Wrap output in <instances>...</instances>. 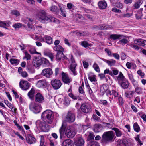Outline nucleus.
Here are the masks:
<instances>
[{
	"mask_svg": "<svg viewBox=\"0 0 146 146\" xmlns=\"http://www.w3.org/2000/svg\"><path fill=\"white\" fill-rule=\"evenodd\" d=\"M60 138L61 139L65 134L67 137L71 138L73 137L76 134L75 129L72 126H68L65 122H63L59 129Z\"/></svg>",
	"mask_w": 146,
	"mask_h": 146,
	"instance_id": "1",
	"label": "nucleus"
},
{
	"mask_svg": "<svg viewBox=\"0 0 146 146\" xmlns=\"http://www.w3.org/2000/svg\"><path fill=\"white\" fill-rule=\"evenodd\" d=\"M36 16L38 19L43 23H47L51 22H56L57 21L56 19L47 15L46 11L43 10H39L37 13Z\"/></svg>",
	"mask_w": 146,
	"mask_h": 146,
	"instance_id": "2",
	"label": "nucleus"
},
{
	"mask_svg": "<svg viewBox=\"0 0 146 146\" xmlns=\"http://www.w3.org/2000/svg\"><path fill=\"white\" fill-rule=\"evenodd\" d=\"M133 42L130 43L128 44V45L132 48L137 50L139 49V47L136 44L144 46L146 44V40L143 39H138L133 40Z\"/></svg>",
	"mask_w": 146,
	"mask_h": 146,
	"instance_id": "3",
	"label": "nucleus"
},
{
	"mask_svg": "<svg viewBox=\"0 0 146 146\" xmlns=\"http://www.w3.org/2000/svg\"><path fill=\"white\" fill-rule=\"evenodd\" d=\"M41 117L43 119L46 120L48 123L51 124L53 119V112L50 110H47L42 113Z\"/></svg>",
	"mask_w": 146,
	"mask_h": 146,
	"instance_id": "4",
	"label": "nucleus"
},
{
	"mask_svg": "<svg viewBox=\"0 0 146 146\" xmlns=\"http://www.w3.org/2000/svg\"><path fill=\"white\" fill-rule=\"evenodd\" d=\"M114 137V134L112 131L105 132L102 136V142L106 143L112 141Z\"/></svg>",
	"mask_w": 146,
	"mask_h": 146,
	"instance_id": "5",
	"label": "nucleus"
},
{
	"mask_svg": "<svg viewBox=\"0 0 146 146\" xmlns=\"http://www.w3.org/2000/svg\"><path fill=\"white\" fill-rule=\"evenodd\" d=\"M29 107L30 110L35 114L39 113L41 110V105L34 102L31 103Z\"/></svg>",
	"mask_w": 146,
	"mask_h": 146,
	"instance_id": "6",
	"label": "nucleus"
},
{
	"mask_svg": "<svg viewBox=\"0 0 146 146\" xmlns=\"http://www.w3.org/2000/svg\"><path fill=\"white\" fill-rule=\"evenodd\" d=\"M36 125L37 127H39L42 131L48 132L49 130V125L44 121L38 120L36 121Z\"/></svg>",
	"mask_w": 146,
	"mask_h": 146,
	"instance_id": "7",
	"label": "nucleus"
},
{
	"mask_svg": "<svg viewBox=\"0 0 146 146\" xmlns=\"http://www.w3.org/2000/svg\"><path fill=\"white\" fill-rule=\"evenodd\" d=\"M71 64L70 65L69 69L72 73V74L74 76H76L77 74V72L76 69L77 64L75 63L74 59L72 56L71 58Z\"/></svg>",
	"mask_w": 146,
	"mask_h": 146,
	"instance_id": "8",
	"label": "nucleus"
},
{
	"mask_svg": "<svg viewBox=\"0 0 146 146\" xmlns=\"http://www.w3.org/2000/svg\"><path fill=\"white\" fill-rule=\"evenodd\" d=\"M75 119V114L71 111H69L65 118L66 121L69 123H71L73 122Z\"/></svg>",
	"mask_w": 146,
	"mask_h": 146,
	"instance_id": "9",
	"label": "nucleus"
},
{
	"mask_svg": "<svg viewBox=\"0 0 146 146\" xmlns=\"http://www.w3.org/2000/svg\"><path fill=\"white\" fill-rule=\"evenodd\" d=\"M51 84L53 88L57 90L61 86L62 83L58 79H54L51 81Z\"/></svg>",
	"mask_w": 146,
	"mask_h": 146,
	"instance_id": "10",
	"label": "nucleus"
},
{
	"mask_svg": "<svg viewBox=\"0 0 146 146\" xmlns=\"http://www.w3.org/2000/svg\"><path fill=\"white\" fill-rule=\"evenodd\" d=\"M32 63L33 65L35 67H39L42 64L41 58L40 57L35 56Z\"/></svg>",
	"mask_w": 146,
	"mask_h": 146,
	"instance_id": "11",
	"label": "nucleus"
},
{
	"mask_svg": "<svg viewBox=\"0 0 146 146\" xmlns=\"http://www.w3.org/2000/svg\"><path fill=\"white\" fill-rule=\"evenodd\" d=\"M53 74V72L51 69L48 68L42 70L41 74L47 78H50Z\"/></svg>",
	"mask_w": 146,
	"mask_h": 146,
	"instance_id": "12",
	"label": "nucleus"
},
{
	"mask_svg": "<svg viewBox=\"0 0 146 146\" xmlns=\"http://www.w3.org/2000/svg\"><path fill=\"white\" fill-rule=\"evenodd\" d=\"M82 111L85 113H88L91 111L90 106L87 104H82L80 107Z\"/></svg>",
	"mask_w": 146,
	"mask_h": 146,
	"instance_id": "13",
	"label": "nucleus"
},
{
	"mask_svg": "<svg viewBox=\"0 0 146 146\" xmlns=\"http://www.w3.org/2000/svg\"><path fill=\"white\" fill-rule=\"evenodd\" d=\"M19 86L23 90H26L30 86L29 83L26 81L21 80L19 82Z\"/></svg>",
	"mask_w": 146,
	"mask_h": 146,
	"instance_id": "14",
	"label": "nucleus"
},
{
	"mask_svg": "<svg viewBox=\"0 0 146 146\" xmlns=\"http://www.w3.org/2000/svg\"><path fill=\"white\" fill-rule=\"evenodd\" d=\"M49 85L48 82L46 80H43L38 81L36 84L38 88H46Z\"/></svg>",
	"mask_w": 146,
	"mask_h": 146,
	"instance_id": "15",
	"label": "nucleus"
},
{
	"mask_svg": "<svg viewBox=\"0 0 146 146\" xmlns=\"http://www.w3.org/2000/svg\"><path fill=\"white\" fill-rule=\"evenodd\" d=\"M62 81L65 83L69 84L71 82V79L69 78L68 75L66 73L62 72Z\"/></svg>",
	"mask_w": 146,
	"mask_h": 146,
	"instance_id": "16",
	"label": "nucleus"
},
{
	"mask_svg": "<svg viewBox=\"0 0 146 146\" xmlns=\"http://www.w3.org/2000/svg\"><path fill=\"white\" fill-rule=\"evenodd\" d=\"M26 139L27 142L29 144H32L35 142L36 139L32 135L30 134L27 135Z\"/></svg>",
	"mask_w": 146,
	"mask_h": 146,
	"instance_id": "17",
	"label": "nucleus"
},
{
	"mask_svg": "<svg viewBox=\"0 0 146 146\" xmlns=\"http://www.w3.org/2000/svg\"><path fill=\"white\" fill-rule=\"evenodd\" d=\"M56 58V60L58 62L60 61L61 59L64 60L67 59V57L64 55L62 52H57Z\"/></svg>",
	"mask_w": 146,
	"mask_h": 146,
	"instance_id": "18",
	"label": "nucleus"
},
{
	"mask_svg": "<svg viewBox=\"0 0 146 146\" xmlns=\"http://www.w3.org/2000/svg\"><path fill=\"white\" fill-rule=\"evenodd\" d=\"M62 146H74V144L71 140L67 139L64 140L62 143Z\"/></svg>",
	"mask_w": 146,
	"mask_h": 146,
	"instance_id": "19",
	"label": "nucleus"
},
{
	"mask_svg": "<svg viewBox=\"0 0 146 146\" xmlns=\"http://www.w3.org/2000/svg\"><path fill=\"white\" fill-rule=\"evenodd\" d=\"M35 101L39 103H42L44 101V99L42 95L38 93L35 95Z\"/></svg>",
	"mask_w": 146,
	"mask_h": 146,
	"instance_id": "20",
	"label": "nucleus"
},
{
	"mask_svg": "<svg viewBox=\"0 0 146 146\" xmlns=\"http://www.w3.org/2000/svg\"><path fill=\"white\" fill-rule=\"evenodd\" d=\"M84 141L82 138H79L74 141L75 145L77 146H82L84 144Z\"/></svg>",
	"mask_w": 146,
	"mask_h": 146,
	"instance_id": "21",
	"label": "nucleus"
},
{
	"mask_svg": "<svg viewBox=\"0 0 146 146\" xmlns=\"http://www.w3.org/2000/svg\"><path fill=\"white\" fill-rule=\"evenodd\" d=\"M102 129V127L100 124H95L93 127L94 131L96 133L100 132Z\"/></svg>",
	"mask_w": 146,
	"mask_h": 146,
	"instance_id": "22",
	"label": "nucleus"
},
{
	"mask_svg": "<svg viewBox=\"0 0 146 146\" xmlns=\"http://www.w3.org/2000/svg\"><path fill=\"white\" fill-rule=\"evenodd\" d=\"M33 21V20L32 19L28 17L26 18L25 19H24L23 20V21L25 23H27L28 27L31 29L33 28V26L31 25V23Z\"/></svg>",
	"mask_w": 146,
	"mask_h": 146,
	"instance_id": "23",
	"label": "nucleus"
},
{
	"mask_svg": "<svg viewBox=\"0 0 146 146\" xmlns=\"http://www.w3.org/2000/svg\"><path fill=\"white\" fill-rule=\"evenodd\" d=\"M98 5L100 9H105L107 6V4L105 1H102L98 2Z\"/></svg>",
	"mask_w": 146,
	"mask_h": 146,
	"instance_id": "24",
	"label": "nucleus"
},
{
	"mask_svg": "<svg viewBox=\"0 0 146 146\" xmlns=\"http://www.w3.org/2000/svg\"><path fill=\"white\" fill-rule=\"evenodd\" d=\"M128 76L130 80L135 87L137 86L138 85V82L134 79L133 75L131 74H129Z\"/></svg>",
	"mask_w": 146,
	"mask_h": 146,
	"instance_id": "25",
	"label": "nucleus"
},
{
	"mask_svg": "<svg viewBox=\"0 0 146 146\" xmlns=\"http://www.w3.org/2000/svg\"><path fill=\"white\" fill-rule=\"evenodd\" d=\"M108 89V86L107 84H104L100 87V91L102 95L106 92Z\"/></svg>",
	"mask_w": 146,
	"mask_h": 146,
	"instance_id": "26",
	"label": "nucleus"
},
{
	"mask_svg": "<svg viewBox=\"0 0 146 146\" xmlns=\"http://www.w3.org/2000/svg\"><path fill=\"white\" fill-rule=\"evenodd\" d=\"M116 78L119 83L121 82L126 80V79L123 76L122 73L121 72H119V75Z\"/></svg>",
	"mask_w": 146,
	"mask_h": 146,
	"instance_id": "27",
	"label": "nucleus"
},
{
	"mask_svg": "<svg viewBox=\"0 0 146 146\" xmlns=\"http://www.w3.org/2000/svg\"><path fill=\"white\" fill-rule=\"evenodd\" d=\"M122 143L125 146H132L131 141L130 139H125L122 140Z\"/></svg>",
	"mask_w": 146,
	"mask_h": 146,
	"instance_id": "28",
	"label": "nucleus"
},
{
	"mask_svg": "<svg viewBox=\"0 0 146 146\" xmlns=\"http://www.w3.org/2000/svg\"><path fill=\"white\" fill-rule=\"evenodd\" d=\"M45 42L47 44H50L53 43L52 38L50 36L45 35L44 36Z\"/></svg>",
	"mask_w": 146,
	"mask_h": 146,
	"instance_id": "29",
	"label": "nucleus"
},
{
	"mask_svg": "<svg viewBox=\"0 0 146 146\" xmlns=\"http://www.w3.org/2000/svg\"><path fill=\"white\" fill-rule=\"evenodd\" d=\"M103 61L108 64L110 66H113L116 63V61L113 59L108 60L106 59L103 60Z\"/></svg>",
	"mask_w": 146,
	"mask_h": 146,
	"instance_id": "30",
	"label": "nucleus"
},
{
	"mask_svg": "<svg viewBox=\"0 0 146 146\" xmlns=\"http://www.w3.org/2000/svg\"><path fill=\"white\" fill-rule=\"evenodd\" d=\"M120 85L123 89H126L128 87L129 84L128 81L126 79L121 82Z\"/></svg>",
	"mask_w": 146,
	"mask_h": 146,
	"instance_id": "31",
	"label": "nucleus"
},
{
	"mask_svg": "<svg viewBox=\"0 0 146 146\" xmlns=\"http://www.w3.org/2000/svg\"><path fill=\"white\" fill-rule=\"evenodd\" d=\"M121 35L117 34H111L110 35V38L111 40H115L119 39L121 37Z\"/></svg>",
	"mask_w": 146,
	"mask_h": 146,
	"instance_id": "32",
	"label": "nucleus"
},
{
	"mask_svg": "<svg viewBox=\"0 0 146 146\" xmlns=\"http://www.w3.org/2000/svg\"><path fill=\"white\" fill-rule=\"evenodd\" d=\"M53 49L55 51H58V52H62L64 51L63 48L60 45L54 47Z\"/></svg>",
	"mask_w": 146,
	"mask_h": 146,
	"instance_id": "33",
	"label": "nucleus"
},
{
	"mask_svg": "<svg viewBox=\"0 0 146 146\" xmlns=\"http://www.w3.org/2000/svg\"><path fill=\"white\" fill-rule=\"evenodd\" d=\"M4 102L5 104L12 110V111H14V112H15L16 109L13 107L12 104L10 103L7 100H5Z\"/></svg>",
	"mask_w": 146,
	"mask_h": 146,
	"instance_id": "34",
	"label": "nucleus"
},
{
	"mask_svg": "<svg viewBox=\"0 0 146 146\" xmlns=\"http://www.w3.org/2000/svg\"><path fill=\"white\" fill-rule=\"evenodd\" d=\"M61 100H62L61 98L59 99V101H60V103H63L66 105H68L70 104V101L67 97H65L64 101H62Z\"/></svg>",
	"mask_w": 146,
	"mask_h": 146,
	"instance_id": "35",
	"label": "nucleus"
},
{
	"mask_svg": "<svg viewBox=\"0 0 146 146\" xmlns=\"http://www.w3.org/2000/svg\"><path fill=\"white\" fill-rule=\"evenodd\" d=\"M112 130L115 131V132L116 136L117 137H121L122 135V132L118 128H113Z\"/></svg>",
	"mask_w": 146,
	"mask_h": 146,
	"instance_id": "36",
	"label": "nucleus"
},
{
	"mask_svg": "<svg viewBox=\"0 0 146 146\" xmlns=\"http://www.w3.org/2000/svg\"><path fill=\"white\" fill-rule=\"evenodd\" d=\"M96 76L90 73L88 75V78L91 82H95L96 80Z\"/></svg>",
	"mask_w": 146,
	"mask_h": 146,
	"instance_id": "37",
	"label": "nucleus"
},
{
	"mask_svg": "<svg viewBox=\"0 0 146 146\" xmlns=\"http://www.w3.org/2000/svg\"><path fill=\"white\" fill-rule=\"evenodd\" d=\"M112 4L114 6L119 9H122L123 7L122 4L119 2L115 1L114 3H113Z\"/></svg>",
	"mask_w": 146,
	"mask_h": 146,
	"instance_id": "38",
	"label": "nucleus"
},
{
	"mask_svg": "<svg viewBox=\"0 0 146 146\" xmlns=\"http://www.w3.org/2000/svg\"><path fill=\"white\" fill-rule=\"evenodd\" d=\"M80 44L82 46L85 48H86L88 46H91V44H88L87 41H84L81 42L80 43Z\"/></svg>",
	"mask_w": 146,
	"mask_h": 146,
	"instance_id": "39",
	"label": "nucleus"
},
{
	"mask_svg": "<svg viewBox=\"0 0 146 146\" xmlns=\"http://www.w3.org/2000/svg\"><path fill=\"white\" fill-rule=\"evenodd\" d=\"M75 33L78 35H79L80 36H83L86 35L87 34L85 32H83L81 31H75Z\"/></svg>",
	"mask_w": 146,
	"mask_h": 146,
	"instance_id": "40",
	"label": "nucleus"
},
{
	"mask_svg": "<svg viewBox=\"0 0 146 146\" xmlns=\"http://www.w3.org/2000/svg\"><path fill=\"white\" fill-rule=\"evenodd\" d=\"M133 128L135 131L138 132L140 131V129L137 123H135L133 124Z\"/></svg>",
	"mask_w": 146,
	"mask_h": 146,
	"instance_id": "41",
	"label": "nucleus"
},
{
	"mask_svg": "<svg viewBox=\"0 0 146 146\" xmlns=\"http://www.w3.org/2000/svg\"><path fill=\"white\" fill-rule=\"evenodd\" d=\"M9 23L6 22L0 21V27L6 28V27H9Z\"/></svg>",
	"mask_w": 146,
	"mask_h": 146,
	"instance_id": "42",
	"label": "nucleus"
},
{
	"mask_svg": "<svg viewBox=\"0 0 146 146\" xmlns=\"http://www.w3.org/2000/svg\"><path fill=\"white\" fill-rule=\"evenodd\" d=\"M44 55L49 57L52 61H53L54 58V55L53 53L51 52H45L44 53Z\"/></svg>",
	"mask_w": 146,
	"mask_h": 146,
	"instance_id": "43",
	"label": "nucleus"
},
{
	"mask_svg": "<svg viewBox=\"0 0 146 146\" xmlns=\"http://www.w3.org/2000/svg\"><path fill=\"white\" fill-rule=\"evenodd\" d=\"M34 93L35 90L33 89H32L28 92V95L30 98L32 99L34 97Z\"/></svg>",
	"mask_w": 146,
	"mask_h": 146,
	"instance_id": "44",
	"label": "nucleus"
},
{
	"mask_svg": "<svg viewBox=\"0 0 146 146\" xmlns=\"http://www.w3.org/2000/svg\"><path fill=\"white\" fill-rule=\"evenodd\" d=\"M40 146H46L44 143V137L43 135L40 136Z\"/></svg>",
	"mask_w": 146,
	"mask_h": 146,
	"instance_id": "45",
	"label": "nucleus"
},
{
	"mask_svg": "<svg viewBox=\"0 0 146 146\" xmlns=\"http://www.w3.org/2000/svg\"><path fill=\"white\" fill-rule=\"evenodd\" d=\"M10 61L12 64L17 65L19 62V60L17 59H10Z\"/></svg>",
	"mask_w": 146,
	"mask_h": 146,
	"instance_id": "46",
	"label": "nucleus"
},
{
	"mask_svg": "<svg viewBox=\"0 0 146 146\" xmlns=\"http://www.w3.org/2000/svg\"><path fill=\"white\" fill-rule=\"evenodd\" d=\"M11 13L13 15H14L16 17L20 15L19 12L16 10H12L11 11Z\"/></svg>",
	"mask_w": 146,
	"mask_h": 146,
	"instance_id": "47",
	"label": "nucleus"
},
{
	"mask_svg": "<svg viewBox=\"0 0 146 146\" xmlns=\"http://www.w3.org/2000/svg\"><path fill=\"white\" fill-rule=\"evenodd\" d=\"M134 93V92L133 91H131L130 92H127L125 93V95L126 97L130 98L133 96Z\"/></svg>",
	"mask_w": 146,
	"mask_h": 146,
	"instance_id": "48",
	"label": "nucleus"
},
{
	"mask_svg": "<svg viewBox=\"0 0 146 146\" xmlns=\"http://www.w3.org/2000/svg\"><path fill=\"white\" fill-rule=\"evenodd\" d=\"M14 123L15 124V125L19 129V130H21L23 132H25V131L24 130V129L23 128V127L21 126H20V125L17 123V122L16 121H14Z\"/></svg>",
	"mask_w": 146,
	"mask_h": 146,
	"instance_id": "49",
	"label": "nucleus"
},
{
	"mask_svg": "<svg viewBox=\"0 0 146 146\" xmlns=\"http://www.w3.org/2000/svg\"><path fill=\"white\" fill-rule=\"evenodd\" d=\"M42 64H43L46 65L48 66L49 65V62L46 58H41Z\"/></svg>",
	"mask_w": 146,
	"mask_h": 146,
	"instance_id": "50",
	"label": "nucleus"
},
{
	"mask_svg": "<svg viewBox=\"0 0 146 146\" xmlns=\"http://www.w3.org/2000/svg\"><path fill=\"white\" fill-rule=\"evenodd\" d=\"M119 72V71L118 70L116 69H114L112 70V72L111 71L109 73V75L111 76H113V75H117Z\"/></svg>",
	"mask_w": 146,
	"mask_h": 146,
	"instance_id": "51",
	"label": "nucleus"
},
{
	"mask_svg": "<svg viewBox=\"0 0 146 146\" xmlns=\"http://www.w3.org/2000/svg\"><path fill=\"white\" fill-rule=\"evenodd\" d=\"M25 56L24 57L23 59H26L27 60H30L31 59V55L28 53L27 52H25Z\"/></svg>",
	"mask_w": 146,
	"mask_h": 146,
	"instance_id": "52",
	"label": "nucleus"
},
{
	"mask_svg": "<svg viewBox=\"0 0 146 146\" xmlns=\"http://www.w3.org/2000/svg\"><path fill=\"white\" fill-rule=\"evenodd\" d=\"M138 85L137 86L135 87L136 88L135 89V92L138 94H141V93L142 88L140 87H138Z\"/></svg>",
	"mask_w": 146,
	"mask_h": 146,
	"instance_id": "53",
	"label": "nucleus"
},
{
	"mask_svg": "<svg viewBox=\"0 0 146 146\" xmlns=\"http://www.w3.org/2000/svg\"><path fill=\"white\" fill-rule=\"evenodd\" d=\"M93 67L96 71L98 72H100V69L98 65L96 63L94 64L93 65Z\"/></svg>",
	"mask_w": 146,
	"mask_h": 146,
	"instance_id": "54",
	"label": "nucleus"
},
{
	"mask_svg": "<svg viewBox=\"0 0 146 146\" xmlns=\"http://www.w3.org/2000/svg\"><path fill=\"white\" fill-rule=\"evenodd\" d=\"M31 54H40V53L37 52L36 50L34 48H31L29 50Z\"/></svg>",
	"mask_w": 146,
	"mask_h": 146,
	"instance_id": "55",
	"label": "nucleus"
},
{
	"mask_svg": "<svg viewBox=\"0 0 146 146\" xmlns=\"http://www.w3.org/2000/svg\"><path fill=\"white\" fill-rule=\"evenodd\" d=\"M27 69L28 72L31 73H34L35 72V70L33 67L28 68Z\"/></svg>",
	"mask_w": 146,
	"mask_h": 146,
	"instance_id": "56",
	"label": "nucleus"
},
{
	"mask_svg": "<svg viewBox=\"0 0 146 146\" xmlns=\"http://www.w3.org/2000/svg\"><path fill=\"white\" fill-rule=\"evenodd\" d=\"M119 42L122 44H126L128 42V40L126 39H123L120 40L119 41Z\"/></svg>",
	"mask_w": 146,
	"mask_h": 146,
	"instance_id": "57",
	"label": "nucleus"
},
{
	"mask_svg": "<svg viewBox=\"0 0 146 146\" xmlns=\"http://www.w3.org/2000/svg\"><path fill=\"white\" fill-rule=\"evenodd\" d=\"M21 26V24L20 23H17L14 24L13 27L15 28H19Z\"/></svg>",
	"mask_w": 146,
	"mask_h": 146,
	"instance_id": "58",
	"label": "nucleus"
},
{
	"mask_svg": "<svg viewBox=\"0 0 146 146\" xmlns=\"http://www.w3.org/2000/svg\"><path fill=\"white\" fill-rule=\"evenodd\" d=\"M57 9V7L55 6H52L50 8V10L52 12L56 11Z\"/></svg>",
	"mask_w": 146,
	"mask_h": 146,
	"instance_id": "59",
	"label": "nucleus"
},
{
	"mask_svg": "<svg viewBox=\"0 0 146 146\" xmlns=\"http://www.w3.org/2000/svg\"><path fill=\"white\" fill-rule=\"evenodd\" d=\"M20 74L21 76L24 78H26L28 76L27 73L25 71L21 72Z\"/></svg>",
	"mask_w": 146,
	"mask_h": 146,
	"instance_id": "60",
	"label": "nucleus"
},
{
	"mask_svg": "<svg viewBox=\"0 0 146 146\" xmlns=\"http://www.w3.org/2000/svg\"><path fill=\"white\" fill-rule=\"evenodd\" d=\"M83 87H84V85H82L80 86L78 88V91L80 93L83 94L84 93V90L83 89Z\"/></svg>",
	"mask_w": 146,
	"mask_h": 146,
	"instance_id": "61",
	"label": "nucleus"
},
{
	"mask_svg": "<svg viewBox=\"0 0 146 146\" xmlns=\"http://www.w3.org/2000/svg\"><path fill=\"white\" fill-rule=\"evenodd\" d=\"M113 28V27L111 25H104V27L103 29H104L108 30L110 29Z\"/></svg>",
	"mask_w": 146,
	"mask_h": 146,
	"instance_id": "62",
	"label": "nucleus"
},
{
	"mask_svg": "<svg viewBox=\"0 0 146 146\" xmlns=\"http://www.w3.org/2000/svg\"><path fill=\"white\" fill-rule=\"evenodd\" d=\"M86 87L88 89V92L89 94L90 95L92 94L93 93L90 87L88 84L86 85Z\"/></svg>",
	"mask_w": 146,
	"mask_h": 146,
	"instance_id": "63",
	"label": "nucleus"
},
{
	"mask_svg": "<svg viewBox=\"0 0 146 146\" xmlns=\"http://www.w3.org/2000/svg\"><path fill=\"white\" fill-rule=\"evenodd\" d=\"M94 136H95L93 133H90L88 138L89 139L91 140L94 139Z\"/></svg>",
	"mask_w": 146,
	"mask_h": 146,
	"instance_id": "64",
	"label": "nucleus"
}]
</instances>
